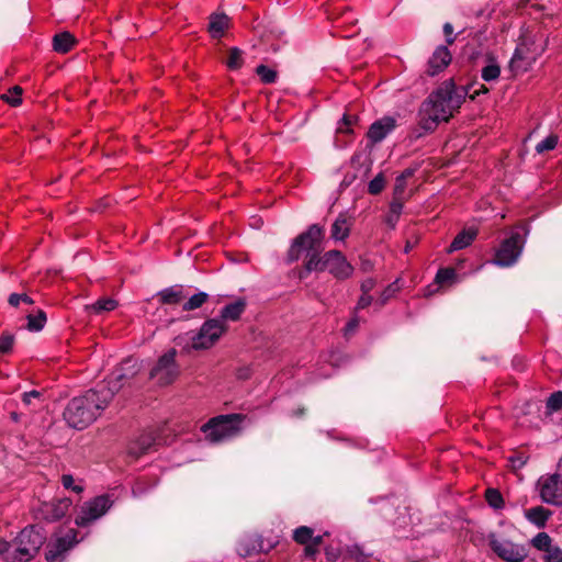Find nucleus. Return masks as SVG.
I'll return each mask as SVG.
<instances>
[{"instance_id": "e433bc0d", "label": "nucleus", "mask_w": 562, "mask_h": 562, "mask_svg": "<svg viewBox=\"0 0 562 562\" xmlns=\"http://www.w3.org/2000/svg\"><path fill=\"white\" fill-rule=\"evenodd\" d=\"M256 74L260 77V79L263 83H273L278 77L276 70H273L265 65H259L256 68Z\"/></svg>"}, {"instance_id": "5fc2aeb1", "label": "nucleus", "mask_w": 562, "mask_h": 562, "mask_svg": "<svg viewBox=\"0 0 562 562\" xmlns=\"http://www.w3.org/2000/svg\"><path fill=\"white\" fill-rule=\"evenodd\" d=\"M476 85H472L470 86L469 90H472L471 94H470V98L471 99H474L475 97L480 95V94H486L488 93V88L485 87L484 85H480L477 89H475Z\"/></svg>"}, {"instance_id": "423d86ee", "label": "nucleus", "mask_w": 562, "mask_h": 562, "mask_svg": "<svg viewBox=\"0 0 562 562\" xmlns=\"http://www.w3.org/2000/svg\"><path fill=\"white\" fill-rule=\"evenodd\" d=\"M487 540L492 551L506 562H524L528 557V550L525 544L515 543L495 533H490Z\"/></svg>"}, {"instance_id": "4c0bfd02", "label": "nucleus", "mask_w": 562, "mask_h": 562, "mask_svg": "<svg viewBox=\"0 0 562 562\" xmlns=\"http://www.w3.org/2000/svg\"><path fill=\"white\" fill-rule=\"evenodd\" d=\"M558 136L549 135L541 142H539L536 146V151L538 154H543L544 151L553 150L558 145Z\"/></svg>"}, {"instance_id": "37998d69", "label": "nucleus", "mask_w": 562, "mask_h": 562, "mask_svg": "<svg viewBox=\"0 0 562 562\" xmlns=\"http://www.w3.org/2000/svg\"><path fill=\"white\" fill-rule=\"evenodd\" d=\"M385 186V180L382 173L375 176L368 186V191L371 194H379Z\"/></svg>"}, {"instance_id": "0eeeda50", "label": "nucleus", "mask_w": 562, "mask_h": 562, "mask_svg": "<svg viewBox=\"0 0 562 562\" xmlns=\"http://www.w3.org/2000/svg\"><path fill=\"white\" fill-rule=\"evenodd\" d=\"M227 330V325L218 318H210L203 323L200 330L191 337V348L194 350L209 349Z\"/></svg>"}, {"instance_id": "7ed1b4c3", "label": "nucleus", "mask_w": 562, "mask_h": 562, "mask_svg": "<svg viewBox=\"0 0 562 562\" xmlns=\"http://www.w3.org/2000/svg\"><path fill=\"white\" fill-rule=\"evenodd\" d=\"M323 238V228L317 224H313L308 229L300 234L292 243L288 254L290 262L299 260L303 250L307 251V260L305 269L307 272L325 270V255L318 256L321 241Z\"/></svg>"}, {"instance_id": "72a5a7b5", "label": "nucleus", "mask_w": 562, "mask_h": 562, "mask_svg": "<svg viewBox=\"0 0 562 562\" xmlns=\"http://www.w3.org/2000/svg\"><path fill=\"white\" fill-rule=\"evenodd\" d=\"M314 530L307 526H301L294 529L293 540L299 544H307L312 540Z\"/></svg>"}, {"instance_id": "473e14b6", "label": "nucleus", "mask_w": 562, "mask_h": 562, "mask_svg": "<svg viewBox=\"0 0 562 562\" xmlns=\"http://www.w3.org/2000/svg\"><path fill=\"white\" fill-rule=\"evenodd\" d=\"M243 64H244L243 52L237 47L231 48L229 53H228L227 60H226V66L231 70H237V69L241 68Z\"/></svg>"}, {"instance_id": "c9c22d12", "label": "nucleus", "mask_w": 562, "mask_h": 562, "mask_svg": "<svg viewBox=\"0 0 562 562\" xmlns=\"http://www.w3.org/2000/svg\"><path fill=\"white\" fill-rule=\"evenodd\" d=\"M21 94H22V88L19 86H14L7 93H4L2 95V100H4L7 103H9L12 106H18L22 102Z\"/></svg>"}, {"instance_id": "393cba45", "label": "nucleus", "mask_w": 562, "mask_h": 562, "mask_svg": "<svg viewBox=\"0 0 562 562\" xmlns=\"http://www.w3.org/2000/svg\"><path fill=\"white\" fill-rule=\"evenodd\" d=\"M159 297L162 304H177L186 297V294L181 285H175L160 291Z\"/></svg>"}, {"instance_id": "5701e85b", "label": "nucleus", "mask_w": 562, "mask_h": 562, "mask_svg": "<svg viewBox=\"0 0 562 562\" xmlns=\"http://www.w3.org/2000/svg\"><path fill=\"white\" fill-rule=\"evenodd\" d=\"M351 228V221L344 215H339L331 225V238L335 240H345Z\"/></svg>"}, {"instance_id": "0e129e2a", "label": "nucleus", "mask_w": 562, "mask_h": 562, "mask_svg": "<svg viewBox=\"0 0 562 562\" xmlns=\"http://www.w3.org/2000/svg\"><path fill=\"white\" fill-rule=\"evenodd\" d=\"M409 249H411V246L407 244V245H406V248H405V252H408V251H409Z\"/></svg>"}, {"instance_id": "cd10ccee", "label": "nucleus", "mask_w": 562, "mask_h": 562, "mask_svg": "<svg viewBox=\"0 0 562 562\" xmlns=\"http://www.w3.org/2000/svg\"><path fill=\"white\" fill-rule=\"evenodd\" d=\"M531 544L544 554H549L558 546L552 543V538L547 532H539L531 539Z\"/></svg>"}, {"instance_id": "3c124183", "label": "nucleus", "mask_w": 562, "mask_h": 562, "mask_svg": "<svg viewBox=\"0 0 562 562\" xmlns=\"http://www.w3.org/2000/svg\"><path fill=\"white\" fill-rule=\"evenodd\" d=\"M443 33L447 44L452 45L456 41V35H453V26L451 23L447 22L443 24Z\"/></svg>"}, {"instance_id": "dca6fc26", "label": "nucleus", "mask_w": 562, "mask_h": 562, "mask_svg": "<svg viewBox=\"0 0 562 562\" xmlns=\"http://www.w3.org/2000/svg\"><path fill=\"white\" fill-rule=\"evenodd\" d=\"M539 52H532L526 40L518 43L509 66L513 71H526L532 61L536 60Z\"/></svg>"}, {"instance_id": "6e6d98bb", "label": "nucleus", "mask_w": 562, "mask_h": 562, "mask_svg": "<svg viewBox=\"0 0 562 562\" xmlns=\"http://www.w3.org/2000/svg\"><path fill=\"white\" fill-rule=\"evenodd\" d=\"M41 396V393L38 391H30V392H25L23 394V403L26 404V405H30L32 403V400L33 398H37Z\"/></svg>"}, {"instance_id": "4d7b16f0", "label": "nucleus", "mask_w": 562, "mask_h": 562, "mask_svg": "<svg viewBox=\"0 0 562 562\" xmlns=\"http://www.w3.org/2000/svg\"><path fill=\"white\" fill-rule=\"evenodd\" d=\"M304 555L307 558H313L318 552V548L311 542H307V544H304Z\"/></svg>"}, {"instance_id": "ea45409f", "label": "nucleus", "mask_w": 562, "mask_h": 562, "mask_svg": "<svg viewBox=\"0 0 562 562\" xmlns=\"http://www.w3.org/2000/svg\"><path fill=\"white\" fill-rule=\"evenodd\" d=\"M45 323H46V315L42 311L36 316H32V315L27 316V327L30 330L38 331L44 327Z\"/></svg>"}, {"instance_id": "c756f323", "label": "nucleus", "mask_w": 562, "mask_h": 562, "mask_svg": "<svg viewBox=\"0 0 562 562\" xmlns=\"http://www.w3.org/2000/svg\"><path fill=\"white\" fill-rule=\"evenodd\" d=\"M485 501L495 510H501L505 506L503 495L497 488H487L485 491Z\"/></svg>"}, {"instance_id": "603ef678", "label": "nucleus", "mask_w": 562, "mask_h": 562, "mask_svg": "<svg viewBox=\"0 0 562 562\" xmlns=\"http://www.w3.org/2000/svg\"><path fill=\"white\" fill-rule=\"evenodd\" d=\"M372 303V296L370 294H364L359 297L358 303L356 305V311L363 310L368 307Z\"/></svg>"}, {"instance_id": "79ce46f5", "label": "nucleus", "mask_w": 562, "mask_h": 562, "mask_svg": "<svg viewBox=\"0 0 562 562\" xmlns=\"http://www.w3.org/2000/svg\"><path fill=\"white\" fill-rule=\"evenodd\" d=\"M456 276V270L452 268L439 269L436 274V282L439 284H445L453 281Z\"/></svg>"}, {"instance_id": "052dcab7", "label": "nucleus", "mask_w": 562, "mask_h": 562, "mask_svg": "<svg viewBox=\"0 0 562 562\" xmlns=\"http://www.w3.org/2000/svg\"><path fill=\"white\" fill-rule=\"evenodd\" d=\"M9 542L3 539H0V554L5 553L8 551Z\"/></svg>"}, {"instance_id": "2f4dec72", "label": "nucleus", "mask_w": 562, "mask_h": 562, "mask_svg": "<svg viewBox=\"0 0 562 562\" xmlns=\"http://www.w3.org/2000/svg\"><path fill=\"white\" fill-rule=\"evenodd\" d=\"M209 299V294L205 292H198L190 296L182 305L183 311H193L200 308Z\"/></svg>"}, {"instance_id": "8fccbe9b", "label": "nucleus", "mask_w": 562, "mask_h": 562, "mask_svg": "<svg viewBox=\"0 0 562 562\" xmlns=\"http://www.w3.org/2000/svg\"><path fill=\"white\" fill-rule=\"evenodd\" d=\"M508 461L510 463L512 469L519 470L526 464L527 458H525L524 456H512L508 459Z\"/></svg>"}, {"instance_id": "f257e3e1", "label": "nucleus", "mask_w": 562, "mask_h": 562, "mask_svg": "<svg viewBox=\"0 0 562 562\" xmlns=\"http://www.w3.org/2000/svg\"><path fill=\"white\" fill-rule=\"evenodd\" d=\"M465 93L463 89L459 92L451 80L443 82L422 103L419 126L431 132L440 122H447L462 104Z\"/></svg>"}, {"instance_id": "49530a36", "label": "nucleus", "mask_w": 562, "mask_h": 562, "mask_svg": "<svg viewBox=\"0 0 562 562\" xmlns=\"http://www.w3.org/2000/svg\"><path fill=\"white\" fill-rule=\"evenodd\" d=\"M21 302H24L26 304H32L33 300L30 296H27L26 294L12 293L9 296V303L12 306H19Z\"/></svg>"}, {"instance_id": "39448f33", "label": "nucleus", "mask_w": 562, "mask_h": 562, "mask_svg": "<svg viewBox=\"0 0 562 562\" xmlns=\"http://www.w3.org/2000/svg\"><path fill=\"white\" fill-rule=\"evenodd\" d=\"M243 420L244 416L239 414L221 415L203 425L202 431L210 442H222L239 434Z\"/></svg>"}, {"instance_id": "680f3d73", "label": "nucleus", "mask_w": 562, "mask_h": 562, "mask_svg": "<svg viewBox=\"0 0 562 562\" xmlns=\"http://www.w3.org/2000/svg\"><path fill=\"white\" fill-rule=\"evenodd\" d=\"M342 121L345 125L350 126L352 123V119L350 116L344 115Z\"/></svg>"}, {"instance_id": "1a4fd4ad", "label": "nucleus", "mask_w": 562, "mask_h": 562, "mask_svg": "<svg viewBox=\"0 0 562 562\" xmlns=\"http://www.w3.org/2000/svg\"><path fill=\"white\" fill-rule=\"evenodd\" d=\"M539 497L546 504L562 506V475L544 474L541 475L536 484Z\"/></svg>"}, {"instance_id": "aec40b11", "label": "nucleus", "mask_w": 562, "mask_h": 562, "mask_svg": "<svg viewBox=\"0 0 562 562\" xmlns=\"http://www.w3.org/2000/svg\"><path fill=\"white\" fill-rule=\"evenodd\" d=\"M551 515L552 512L542 506H535L525 512L526 519L538 528H544Z\"/></svg>"}, {"instance_id": "f03ea898", "label": "nucleus", "mask_w": 562, "mask_h": 562, "mask_svg": "<svg viewBox=\"0 0 562 562\" xmlns=\"http://www.w3.org/2000/svg\"><path fill=\"white\" fill-rule=\"evenodd\" d=\"M115 394V387L109 390L100 387L90 389L85 394L70 400L64 409L63 416L67 425L75 429H85L92 424L108 407Z\"/></svg>"}, {"instance_id": "412c9836", "label": "nucleus", "mask_w": 562, "mask_h": 562, "mask_svg": "<svg viewBox=\"0 0 562 562\" xmlns=\"http://www.w3.org/2000/svg\"><path fill=\"white\" fill-rule=\"evenodd\" d=\"M263 549L262 541L256 536L243 537L237 547V551L241 557H249L255 552H259Z\"/></svg>"}, {"instance_id": "bf43d9fd", "label": "nucleus", "mask_w": 562, "mask_h": 562, "mask_svg": "<svg viewBox=\"0 0 562 562\" xmlns=\"http://www.w3.org/2000/svg\"><path fill=\"white\" fill-rule=\"evenodd\" d=\"M310 542L318 548L321 546V543L323 542V536H314L313 535L312 540H310Z\"/></svg>"}, {"instance_id": "b1692460", "label": "nucleus", "mask_w": 562, "mask_h": 562, "mask_svg": "<svg viewBox=\"0 0 562 562\" xmlns=\"http://www.w3.org/2000/svg\"><path fill=\"white\" fill-rule=\"evenodd\" d=\"M156 446V438L153 434L142 435L135 445L131 447L130 452L136 457L149 452Z\"/></svg>"}, {"instance_id": "bb28decb", "label": "nucleus", "mask_w": 562, "mask_h": 562, "mask_svg": "<svg viewBox=\"0 0 562 562\" xmlns=\"http://www.w3.org/2000/svg\"><path fill=\"white\" fill-rule=\"evenodd\" d=\"M75 44L74 36L68 32L56 34L53 38V47L57 53H68Z\"/></svg>"}, {"instance_id": "4be33fe9", "label": "nucleus", "mask_w": 562, "mask_h": 562, "mask_svg": "<svg viewBox=\"0 0 562 562\" xmlns=\"http://www.w3.org/2000/svg\"><path fill=\"white\" fill-rule=\"evenodd\" d=\"M477 236V229L476 228H467L461 231L452 240V243L449 246L448 251H457L461 250L472 244V241Z\"/></svg>"}, {"instance_id": "2eb2a0df", "label": "nucleus", "mask_w": 562, "mask_h": 562, "mask_svg": "<svg viewBox=\"0 0 562 562\" xmlns=\"http://www.w3.org/2000/svg\"><path fill=\"white\" fill-rule=\"evenodd\" d=\"M71 504V499L68 497L44 502L40 505L37 515L47 521L58 520L66 515Z\"/></svg>"}, {"instance_id": "f704fd0d", "label": "nucleus", "mask_w": 562, "mask_h": 562, "mask_svg": "<svg viewBox=\"0 0 562 562\" xmlns=\"http://www.w3.org/2000/svg\"><path fill=\"white\" fill-rule=\"evenodd\" d=\"M117 306V302L113 299H100L94 304L90 306V308L94 313H101V312H110L113 311Z\"/></svg>"}, {"instance_id": "20e7f679", "label": "nucleus", "mask_w": 562, "mask_h": 562, "mask_svg": "<svg viewBox=\"0 0 562 562\" xmlns=\"http://www.w3.org/2000/svg\"><path fill=\"white\" fill-rule=\"evenodd\" d=\"M44 536L34 526L20 531L5 551L7 562H30L44 543Z\"/></svg>"}, {"instance_id": "7c9ffc66", "label": "nucleus", "mask_w": 562, "mask_h": 562, "mask_svg": "<svg viewBox=\"0 0 562 562\" xmlns=\"http://www.w3.org/2000/svg\"><path fill=\"white\" fill-rule=\"evenodd\" d=\"M403 202L400 199H394L390 204V212L386 215V224L390 225L392 228L395 227L398 217L403 211Z\"/></svg>"}, {"instance_id": "f3484780", "label": "nucleus", "mask_w": 562, "mask_h": 562, "mask_svg": "<svg viewBox=\"0 0 562 562\" xmlns=\"http://www.w3.org/2000/svg\"><path fill=\"white\" fill-rule=\"evenodd\" d=\"M452 56L447 46H438L430 56L426 72L429 76H436L441 72L451 63Z\"/></svg>"}, {"instance_id": "4468645a", "label": "nucleus", "mask_w": 562, "mask_h": 562, "mask_svg": "<svg viewBox=\"0 0 562 562\" xmlns=\"http://www.w3.org/2000/svg\"><path fill=\"white\" fill-rule=\"evenodd\" d=\"M325 270H328L336 279H348L353 273V267L339 250L325 252Z\"/></svg>"}, {"instance_id": "a878e982", "label": "nucleus", "mask_w": 562, "mask_h": 562, "mask_svg": "<svg viewBox=\"0 0 562 562\" xmlns=\"http://www.w3.org/2000/svg\"><path fill=\"white\" fill-rule=\"evenodd\" d=\"M227 27L228 16L226 14H213L211 16L209 31L213 37H222Z\"/></svg>"}, {"instance_id": "9b49d317", "label": "nucleus", "mask_w": 562, "mask_h": 562, "mask_svg": "<svg viewBox=\"0 0 562 562\" xmlns=\"http://www.w3.org/2000/svg\"><path fill=\"white\" fill-rule=\"evenodd\" d=\"M524 240L519 233L512 234L506 238L496 251L494 263L499 267L513 266L519 258Z\"/></svg>"}, {"instance_id": "09e8293b", "label": "nucleus", "mask_w": 562, "mask_h": 562, "mask_svg": "<svg viewBox=\"0 0 562 562\" xmlns=\"http://www.w3.org/2000/svg\"><path fill=\"white\" fill-rule=\"evenodd\" d=\"M359 326V318L357 315L352 316L351 319L346 324L344 335L346 337L352 335Z\"/></svg>"}, {"instance_id": "a211bd4d", "label": "nucleus", "mask_w": 562, "mask_h": 562, "mask_svg": "<svg viewBox=\"0 0 562 562\" xmlns=\"http://www.w3.org/2000/svg\"><path fill=\"white\" fill-rule=\"evenodd\" d=\"M395 120L393 117L385 116L372 123L367 136L373 144L380 143L395 128Z\"/></svg>"}, {"instance_id": "6e6552de", "label": "nucleus", "mask_w": 562, "mask_h": 562, "mask_svg": "<svg viewBox=\"0 0 562 562\" xmlns=\"http://www.w3.org/2000/svg\"><path fill=\"white\" fill-rule=\"evenodd\" d=\"M112 505L113 501L108 494L95 496L81 505L75 518V524L79 527L89 526L91 522L105 515Z\"/></svg>"}, {"instance_id": "c85d7f7f", "label": "nucleus", "mask_w": 562, "mask_h": 562, "mask_svg": "<svg viewBox=\"0 0 562 562\" xmlns=\"http://www.w3.org/2000/svg\"><path fill=\"white\" fill-rule=\"evenodd\" d=\"M501 75V67L494 58H487V64L481 70V77L486 82L496 81Z\"/></svg>"}, {"instance_id": "f8f14e48", "label": "nucleus", "mask_w": 562, "mask_h": 562, "mask_svg": "<svg viewBox=\"0 0 562 562\" xmlns=\"http://www.w3.org/2000/svg\"><path fill=\"white\" fill-rule=\"evenodd\" d=\"M139 370V364L136 359L127 358L116 368L102 383L100 387L112 390L115 387V393L120 391L123 384L131 380Z\"/></svg>"}, {"instance_id": "e2e57ef3", "label": "nucleus", "mask_w": 562, "mask_h": 562, "mask_svg": "<svg viewBox=\"0 0 562 562\" xmlns=\"http://www.w3.org/2000/svg\"><path fill=\"white\" fill-rule=\"evenodd\" d=\"M401 176H404V180H405L407 177L412 176V171L411 170H405Z\"/></svg>"}, {"instance_id": "c03bdc74", "label": "nucleus", "mask_w": 562, "mask_h": 562, "mask_svg": "<svg viewBox=\"0 0 562 562\" xmlns=\"http://www.w3.org/2000/svg\"><path fill=\"white\" fill-rule=\"evenodd\" d=\"M547 408L550 412H555L562 408V391L554 392L547 401Z\"/></svg>"}, {"instance_id": "de8ad7c7", "label": "nucleus", "mask_w": 562, "mask_h": 562, "mask_svg": "<svg viewBox=\"0 0 562 562\" xmlns=\"http://www.w3.org/2000/svg\"><path fill=\"white\" fill-rule=\"evenodd\" d=\"M544 562H562V549L557 547L549 554H543Z\"/></svg>"}, {"instance_id": "13d9d810", "label": "nucleus", "mask_w": 562, "mask_h": 562, "mask_svg": "<svg viewBox=\"0 0 562 562\" xmlns=\"http://www.w3.org/2000/svg\"><path fill=\"white\" fill-rule=\"evenodd\" d=\"M403 190H404V176H400L396 178L395 194L402 193Z\"/></svg>"}, {"instance_id": "864d4df0", "label": "nucleus", "mask_w": 562, "mask_h": 562, "mask_svg": "<svg viewBox=\"0 0 562 562\" xmlns=\"http://www.w3.org/2000/svg\"><path fill=\"white\" fill-rule=\"evenodd\" d=\"M375 286V280L373 278H368L361 282V291L364 294H369Z\"/></svg>"}, {"instance_id": "a19ab883", "label": "nucleus", "mask_w": 562, "mask_h": 562, "mask_svg": "<svg viewBox=\"0 0 562 562\" xmlns=\"http://www.w3.org/2000/svg\"><path fill=\"white\" fill-rule=\"evenodd\" d=\"M60 481L66 490H70L77 494L83 492V485L81 482L76 483L75 479L70 474H63Z\"/></svg>"}, {"instance_id": "ddd939ff", "label": "nucleus", "mask_w": 562, "mask_h": 562, "mask_svg": "<svg viewBox=\"0 0 562 562\" xmlns=\"http://www.w3.org/2000/svg\"><path fill=\"white\" fill-rule=\"evenodd\" d=\"M77 542V531L75 529H68L64 535L56 536L46 547V561L58 562Z\"/></svg>"}, {"instance_id": "58836bf2", "label": "nucleus", "mask_w": 562, "mask_h": 562, "mask_svg": "<svg viewBox=\"0 0 562 562\" xmlns=\"http://www.w3.org/2000/svg\"><path fill=\"white\" fill-rule=\"evenodd\" d=\"M400 280H395L391 284H389L381 293L379 297V304L382 306L384 305L396 292L400 291Z\"/></svg>"}, {"instance_id": "a18cd8bd", "label": "nucleus", "mask_w": 562, "mask_h": 562, "mask_svg": "<svg viewBox=\"0 0 562 562\" xmlns=\"http://www.w3.org/2000/svg\"><path fill=\"white\" fill-rule=\"evenodd\" d=\"M14 345V337L9 333H3L0 336V353H8L12 350Z\"/></svg>"}, {"instance_id": "9d476101", "label": "nucleus", "mask_w": 562, "mask_h": 562, "mask_svg": "<svg viewBox=\"0 0 562 562\" xmlns=\"http://www.w3.org/2000/svg\"><path fill=\"white\" fill-rule=\"evenodd\" d=\"M176 356L177 351L175 349H170L164 353L151 369L149 374L150 379L155 380L160 385L172 383L179 374Z\"/></svg>"}, {"instance_id": "6ab92c4d", "label": "nucleus", "mask_w": 562, "mask_h": 562, "mask_svg": "<svg viewBox=\"0 0 562 562\" xmlns=\"http://www.w3.org/2000/svg\"><path fill=\"white\" fill-rule=\"evenodd\" d=\"M246 300L240 297L233 303L225 305L221 310L218 319L223 321L224 324H226V322H236L246 311Z\"/></svg>"}]
</instances>
